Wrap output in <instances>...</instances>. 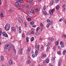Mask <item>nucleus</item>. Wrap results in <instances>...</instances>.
I'll use <instances>...</instances> for the list:
<instances>
[{
	"instance_id": "nucleus-51",
	"label": "nucleus",
	"mask_w": 66,
	"mask_h": 66,
	"mask_svg": "<svg viewBox=\"0 0 66 66\" xmlns=\"http://www.w3.org/2000/svg\"><path fill=\"white\" fill-rule=\"evenodd\" d=\"M59 1V0H55V3H57V2Z\"/></svg>"
},
{
	"instance_id": "nucleus-25",
	"label": "nucleus",
	"mask_w": 66,
	"mask_h": 66,
	"mask_svg": "<svg viewBox=\"0 0 66 66\" xmlns=\"http://www.w3.org/2000/svg\"><path fill=\"white\" fill-rule=\"evenodd\" d=\"M32 1H33V0H29V3L30 4H31L32 3Z\"/></svg>"
},
{
	"instance_id": "nucleus-40",
	"label": "nucleus",
	"mask_w": 66,
	"mask_h": 66,
	"mask_svg": "<svg viewBox=\"0 0 66 66\" xmlns=\"http://www.w3.org/2000/svg\"><path fill=\"white\" fill-rule=\"evenodd\" d=\"M64 43H63V42L61 41V42H60V45H62V44H64Z\"/></svg>"
},
{
	"instance_id": "nucleus-12",
	"label": "nucleus",
	"mask_w": 66,
	"mask_h": 66,
	"mask_svg": "<svg viewBox=\"0 0 66 66\" xmlns=\"http://www.w3.org/2000/svg\"><path fill=\"white\" fill-rule=\"evenodd\" d=\"M9 63L10 65H12L13 64V62L12 60H10L9 61Z\"/></svg>"
},
{
	"instance_id": "nucleus-64",
	"label": "nucleus",
	"mask_w": 66,
	"mask_h": 66,
	"mask_svg": "<svg viewBox=\"0 0 66 66\" xmlns=\"http://www.w3.org/2000/svg\"><path fill=\"white\" fill-rule=\"evenodd\" d=\"M7 66H10V64H7Z\"/></svg>"
},
{
	"instance_id": "nucleus-36",
	"label": "nucleus",
	"mask_w": 66,
	"mask_h": 66,
	"mask_svg": "<svg viewBox=\"0 0 66 66\" xmlns=\"http://www.w3.org/2000/svg\"><path fill=\"white\" fill-rule=\"evenodd\" d=\"M47 22H50L51 21H51L49 19L47 20Z\"/></svg>"
},
{
	"instance_id": "nucleus-53",
	"label": "nucleus",
	"mask_w": 66,
	"mask_h": 66,
	"mask_svg": "<svg viewBox=\"0 0 66 66\" xmlns=\"http://www.w3.org/2000/svg\"><path fill=\"white\" fill-rule=\"evenodd\" d=\"M63 22H65V24H66V19L63 20Z\"/></svg>"
},
{
	"instance_id": "nucleus-61",
	"label": "nucleus",
	"mask_w": 66,
	"mask_h": 66,
	"mask_svg": "<svg viewBox=\"0 0 66 66\" xmlns=\"http://www.w3.org/2000/svg\"><path fill=\"white\" fill-rule=\"evenodd\" d=\"M53 49H56L55 46H53Z\"/></svg>"
},
{
	"instance_id": "nucleus-62",
	"label": "nucleus",
	"mask_w": 66,
	"mask_h": 66,
	"mask_svg": "<svg viewBox=\"0 0 66 66\" xmlns=\"http://www.w3.org/2000/svg\"><path fill=\"white\" fill-rule=\"evenodd\" d=\"M21 26H19V30H21Z\"/></svg>"
},
{
	"instance_id": "nucleus-41",
	"label": "nucleus",
	"mask_w": 66,
	"mask_h": 66,
	"mask_svg": "<svg viewBox=\"0 0 66 66\" xmlns=\"http://www.w3.org/2000/svg\"><path fill=\"white\" fill-rule=\"evenodd\" d=\"M13 12V9H11L10 10V13H11Z\"/></svg>"
},
{
	"instance_id": "nucleus-17",
	"label": "nucleus",
	"mask_w": 66,
	"mask_h": 66,
	"mask_svg": "<svg viewBox=\"0 0 66 66\" xmlns=\"http://www.w3.org/2000/svg\"><path fill=\"white\" fill-rule=\"evenodd\" d=\"M31 48L30 47H29L28 49V52H30L31 51Z\"/></svg>"
},
{
	"instance_id": "nucleus-6",
	"label": "nucleus",
	"mask_w": 66,
	"mask_h": 66,
	"mask_svg": "<svg viewBox=\"0 0 66 66\" xmlns=\"http://www.w3.org/2000/svg\"><path fill=\"white\" fill-rule=\"evenodd\" d=\"M35 7H33L32 8V9H31L29 11V12L30 13H33L35 12Z\"/></svg>"
},
{
	"instance_id": "nucleus-21",
	"label": "nucleus",
	"mask_w": 66,
	"mask_h": 66,
	"mask_svg": "<svg viewBox=\"0 0 66 66\" xmlns=\"http://www.w3.org/2000/svg\"><path fill=\"white\" fill-rule=\"evenodd\" d=\"M53 21H51V22H49L48 24H49V26H51L53 23Z\"/></svg>"
},
{
	"instance_id": "nucleus-7",
	"label": "nucleus",
	"mask_w": 66,
	"mask_h": 66,
	"mask_svg": "<svg viewBox=\"0 0 66 66\" xmlns=\"http://www.w3.org/2000/svg\"><path fill=\"white\" fill-rule=\"evenodd\" d=\"M3 36L4 37H8V35L6 33V32H2V34Z\"/></svg>"
},
{
	"instance_id": "nucleus-37",
	"label": "nucleus",
	"mask_w": 66,
	"mask_h": 66,
	"mask_svg": "<svg viewBox=\"0 0 66 66\" xmlns=\"http://www.w3.org/2000/svg\"><path fill=\"white\" fill-rule=\"evenodd\" d=\"M27 20L28 21H30L31 20V18H28Z\"/></svg>"
},
{
	"instance_id": "nucleus-3",
	"label": "nucleus",
	"mask_w": 66,
	"mask_h": 66,
	"mask_svg": "<svg viewBox=\"0 0 66 66\" xmlns=\"http://www.w3.org/2000/svg\"><path fill=\"white\" fill-rule=\"evenodd\" d=\"M36 49L37 51H36L35 54V55L36 56H37V54H38V52H37V51L39 50V45H38L37 46Z\"/></svg>"
},
{
	"instance_id": "nucleus-63",
	"label": "nucleus",
	"mask_w": 66,
	"mask_h": 66,
	"mask_svg": "<svg viewBox=\"0 0 66 66\" xmlns=\"http://www.w3.org/2000/svg\"><path fill=\"white\" fill-rule=\"evenodd\" d=\"M49 66H53V65H52L51 64H49Z\"/></svg>"
},
{
	"instance_id": "nucleus-13",
	"label": "nucleus",
	"mask_w": 66,
	"mask_h": 66,
	"mask_svg": "<svg viewBox=\"0 0 66 66\" xmlns=\"http://www.w3.org/2000/svg\"><path fill=\"white\" fill-rule=\"evenodd\" d=\"M46 63H49V59H46Z\"/></svg>"
},
{
	"instance_id": "nucleus-56",
	"label": "nucleus",
	"mask_w": 66,
	"mask_h": 66,
	"mask_svg": "<svg viewBox=\"0 0 66 66\" xmlns=\"http://www.w3.org/2000/svg\"><path fill=\"white\" fill-rule=\"evenodd\" d=\"M43 27H41V31H43Z\"/></svg>"
},
{
	"instance_id": "nucleus-38",
	"label": "nucleus",
	"mask_w": 66,
	"mask_h": 66,
	"mask_svg": "<svg viewBox=\"0 0 66 66\" xmlns=\"http://www.w3.org/2000/svg\"><path fill=\"white\" fill-rule=\"evenodd\" d=\"M2 35V30H0V35Z\"/></svg>"
},
{
	"instance_id": "nucleus-16",
	"label": "nucleus",
	"mask_w": 66,
	"mask_h": 66,
	"mask_svg": "<svg viewBox=\"0 0 66 66\" xmlns=\"http://www.w3.org/2000/svg\"><path fill=\"white\" fill-rule=\"evenodd\" d=\"M44 47L43 46H41V51H43V50H44Z\"/></svg>"
},
{
	"instance_id": "nucleus-8",
	"label": "nucleus",
	"mask_w": 66,
	"mask_h": 66,
	"mask_svg": "<svg viewBox=\"0 0 66 66\" xmlns=\"http://www.w3.org/2000/svg\"><path fill=\"white\" fill-rule=\"evenodd\" d=\"M62 63V60L61 59L59 60L58 61V64L59 66H60L61 65V63Z\"/></svg>"
},
{
	"instance_id": "nucleus-2",
	"label": "nucleus",
	"mask_w": 66,
	"mask_h": 66,
	"mask_svg": "<svg viewBox=\"0 0 66 66\" xmlns=\"http://www.w3.org/2000/svg\"><path fill=\"white\" fill-rule=\"evenodd\" d=\"M11 26L9 24H7L5 26V29L6 31H8L10 30Z\"/></svg>"
},
{
	"instance_id": "nucleus-5",
	"label": "nucleus",
	"mask_w": 66,
	"mask_h": 66,
	"mask_svg": "<svg viewBox=\"0 0 66 66\" xmlns=\"http://www.w3.org/2000/svg\"><path fill=\"white\" fill-rule=\"evenodd\" d=\"M55 10V9L54 8L52 10L51 9L49 11V13H50V15H53V13L54 12Z\"/></svg>"
},
{
	"instance_id": "nucleus-54",
	"label": "nucleus",
	"mask_w": 66,
	"mask_h": 66,
	"mask_svg": "<svg viewBox=\"0 0 66 66\" xmlns=\"http://www.w3.org/2000/svg\"><path fill=\"white\" fill-rule=\"evenodd\" d=\"M27 58L28 59H30V57L29 56H28L27 57Z\"/></svg>"
},
{
	"instance_id": "nucleus-32",
	"label": "nucleus",
	"mask_w": 66,
	"mask_h": 66,
	"mask_svg": "<svg viewBox=\"0 0 66 66\" xmlns=\"http://www.w3.org/2000/svg\"><path fill=\"white\" fill-rule=\"evenodd\" d=\"M29 37H27L26 38V40H27V42H29Z\"/></svg>"
},
{
	"instance_id": "nucleus-55",
	"label": "nucleus",
	"mask_w": 66,
	"mask_h": 66,
	"mask_svg": "<svg viewBox=\"0 0 66 66\" xmlns=\"http://www.w3.org/2000/svg\"><path fill=\"white\" fill-rule=\"evenodd\" d=\"M65 6H66V5H65V4H64V5H63L62 7L64 8V7H65Z\"/></svg>"
},
{
	"instance_id": "nucleus-46",
	"label": "nucleus",
	"mask_w": 66,
	"mask_h": 66,
	"mask_svg": "<svg viewBox=\"0 0 66 66\" xmlns=\"http://www.w3.org/2000/svg\"><path fill=\"white\" fill-rule=\"evenodd\" d=\"M19 32L20 33H21V32H22V31H21V29H19Z\"/></svg>"
},
{
	"instance_id": "nucleus-47",
	"label": "nucleus",
	"mask_w": 66,
	"mask_h": 66,
	"mask_svg": "<svg viewBox=\"0 0 66 66\" xmlns=\"http://www.w3.org/2000/svg\"><path fill=\"white\" fill-rule=\"evenodd\" d=\"M22 37H23V38H24V34L23 33L22 34Z\"/></svg>"
},
{
	"instance_id": "nucleus-44",
	"label": "nucleus",
	"mask_w": 66,
	"mask_h": 66,
	"mask_svg": "<svg viewBox=\"0 0 66 66\" xmlns=\"http://www.w3.org/2000/svg\"><path fill=\"white\" fill-rule=\"evenodd\" d=\"M46 6H44L43 7V10H46Z\"/></svg>"
},
{
	"instance_id": "nucleus-27",
	"label": "nucleus",
	"mask_w": 66,
	"mask_h": 66,
	"mask_svg": "<svg viewBox=\"0 0 66 66\" xmlns=\"http://www.w3.org/2000/svg\"><path fill=\"white\" fill-rule=\"evenodd\" d=\"M3 14H2V13L1 14V16L2 18H3L4 17V16H3Z\"/></svg>"
},
{
	"instance_id": "nucleus-30",
	"label": "nucleus",
	"mask_w": 66,
	"mask_h": 66,
	"mask_svg": "<svg viewBox=\"0 0 66 66\" xmlns=\"http://www.w3.org/2000/svg\"><path fill=\"white\" fill-rule=\"evenodd\" d=\"M40 26H41V28H43V27H44V25L43 24H42V23H40Z\"/></svg>"
},
{
	"instance_id": "nucleus-45",
	"label": "nucleus",
	"mask_w": 66,
	"mask_h": 66,
	"mask_svg": "<svg viewBox=\"0 0 66 66\" xmlns=\"http://www.w3.org/2000/svg\"><path fill=\"white\" fill-rule=\"evenodd\" d=\"M57 53L58 54L60 55L61 54V52L60 51H58L57 52Z\"/></svg>"
},
{
	"instance_id": "nucleus-34",
	"label": "nucleus",
	"mask_w": 66,
	"mask_h": 66,
	"mask_svg": "<svg viewBox=\"0 0 66 66\" xmlns=\"http://www.w3.org/2000/svg\"><path fill=\"white\" fill-rule=\"evenodd\" d=\"M38 9L37 8H36V9H35V12L36 13H37V12H38Z\"/></svg>"
},
{
	"instance_id": "nucleus-15",
	"label": "nucleus",
	"mask_w": 66,
	"mask_h": 66,
	"mask_svg": "<svg viewBox=\"0 0 66 66\" xmlns=\"http://www.w3.org/2000/svg\"><path fill=\"white\" fill-rule=\"evenodd\" d=\"M42 12L44 15H47V12H46V11H43Z\"/></svg>"
},
{
	"instance_id": "nucleus-11",
	"label": "nucleus",
	"mask_w": 66,
	"mask_h": 66,
	"mask_svg": "<svg viewBox=\"0 0 66 66\" xmlns=\"http://www.w3.org/2000/svg\"><path fill=\"white\" fill-rule=\"evenodd\" d=\"M18 21L20 22H22V19L21 18H19L18 19Z\"/></svg>"
},
{
	"instance_id": "nucleus-9",
	"label": "nucleus",
	"mask_w": 66,
	"mask_h": 66,
	"mask_svg": "<svg viewBox=\"0 0 66 66\" xmlns=\"http://www.w3.org/2000/svg\"><path fill=\"white\" fill-rule=\"evenodd\" d=\"M46 56V54H42L41 58L42 59H44L45 58V57Z\"/></svg>"
},
{
	"instance_id": "nucleus-28",
	"label": "nucleus",
	"mask_w": 66,
	"mask_h": 66,
	"mask_svg": "<svg viewBox=\"0 0 66 66\" xmlns=\"http://www.w3.org/2000/svg\"><path fill=\"white\" fill-rule=\"evenodd\" d=\"M31 63V61L30 60H27V64H29Z\"/></svg>"
},
{
	"instance_id": "nucleus-31",
	"label": "nucleus",
	"mask_w": 66,
	"mask_h": 66,
	"mask_svg": "<svg viewBox=\"0 0 66 66\" xmlns=\"http://www.w3.org/2000/svg\"><path fill=\"white\" fill-rule=\"evenodd\" d=\"M59 43L58 41H56V46H57L59 45Z\"/></svg>"
},
{
	"instance_id": "nucleus-59",
	"label": "nucleus",
	"mask_w": 66,
	"mask_h": 66,
	"mask_svg": "<svg viewBox=\"0 0 66 66\" xmlns=\"http://www.w3.org/2000/svg\"><path fill=\"white\" fill-rule=\"evenodd\" d=\"M31 34H33L34 33V32L33 31H32L31 32Z\"/></svg>"
},
{
	"instance_id": "nucleus-10",
	"label": "nucleus",
	"mask_w": 66,
	"mask_h": 66,
	"mask_svg": "<svg viewBox=\"0 0 66 66\" xmlns=\"http://www.w3.org/2000/svg\"><path fill=\"white\" fill-rule=\"evenodd\" d=\"M22 50H23V49L22 48H21L20 51V54L21 55L22 54Z\"/></svg>"
},
{
	"instance_id": "nucleus-35",
	"label": "nucleus",
	"mask_w": 66,
	"mask_h": 66,
	"mask_svg": "<svg viewBox=\"0 0 66 66\" xmlns=\"http://www.w3.org/2000/svg\"><path fill=\"white\" fill-rule=\"evenodd\" d=\"M63 19H64V18H61L60 19V20H59V21H60V22L62 21H63Z\"/></svg>"
},
{
	"instance_id": "nucleus-39",
	"label": "nucleus",
	"mask_w": 66,
	"mask_h": 66,
	"mask_svg": "<svg viewBox=\"0 0 66 66\" xmlns=\"http://www.w3.org/2000/svg\"><path fill=\"white\" fill-rule=\"evenodd\" d=\"M12 30H13V31H14L15 30V28H14L13 27H12Z\"/></svg>"
},
{
	"instance_id": "nucleus-1",
	"label": "nucleus",
	"mask_w": 66,
	"mask_h": 66,
	"mask_svg": "<svg viewBox=\"0 0 66 66\" xmlns=\"http://www.w3.org/2000/svg\"><path fill=\"white\" fill-rule=\"evenodd\" d=\"M21 3H24V1L22 0H17L16 2L14 3V4L15 5H16L15 6L17 7L18 9H19V8H18V6H20L21 5Z\"/></svg>"
},
{
	"instance_id": "nucleus-22",
	"label": "nucleus",
	"mask_w": 66,
	"mask_h": 66,
	"mask_svg": "<svg viewBox=\"0 0 66 66\" xmlns=\"http://www.w3.org/2000/svg\"><path fill=\"white\" fill-rule=\"evenodd\" d=\"M1 61H4V57L3 56H2L1 57Z\"/></svg>"
},
{
	"instance_id": "nucleus-49",
	"label": "nucleus",
	"mask_w": 66,
	"mask_h": 66,
	"mask_svg": "<svg viewBox=\"0 0 66 66\" xmlns=\"http://www.w3.org/2000/svg\"><path fill=\"white\" fill-rule=\"evenodd\" d=\"M50 45V43L49 42L48 44L46 45V46H49Z\"/></svg>"
},
{
	"instance_id": "nucleus-4",
	"label": "nucleus",
	"mask_w": 66,
	"mask_h": 66,
	"mask_svg": "<svg viewBox=\"0 0 66 66\" xmlns=\"http://www.w3.org/2000/svg\"><path fill=\"white\" fill-rule=\"evenodd\" d=\"M11 46L9 44H7L5 46V48L7 50H9L10 49Z\"/></svg>"
},
{
	"instance_id": "nucleus-50",
	"label": "nucleus",
	"mask_w": 66,
	"mask_h": 66,
	"mask_svg": "<svg viewBox=\"0 0 66 66\" xmlns=\"http://www.w3.org/2000/svg\"><path fill=\"white\" fill-rule=\"evenodd\" d=\"M32 57H33L34 58L35 57V55L34 54H32Z\"/></svg>"
},
{
	"instance_id": "nucleus-33",
	"label": "nucleus",
	"mask_w": 66,
	"mask_h": 66,
	"mask_svg": "<svg viewBox=\"0 0 66 66\" xmlns=\"http://www.w3.org/2000/svg\"><path fill=\"white\" fill-rule=\"evenodd\" d=\"M30 24H32V25H33V24H34V21H33L31 22L30 23Z\"/></svg>"
},
{
	"instance_id": "nucleus-48",
	"label": "nucleus",
	"mask_w": 66,
	"mask_h": 66,
	"mask_svg": "<svg viewBox=\"0 0 66 66\" xmlns=\"http://www.w3.org/2000/svg\"><path fill=\"white\" fill-rule=\"evenodd\" d=\"M62 36L63 37H64V38H65L66 37V35L65 34H63L62 35Z\"/></svg>"
},
{
	"instance_id": "nucleus-26",
	"label": "nucleus",
	"mask_w": 66,
	"mask_h": 66,
	"mask_svg": "<svg viewBox=\"0 0 66 66\" xmlns=\"http://www.w3.org/2000/svg\"><path fill=\"white\" fill-rule=\"evenodd\" d=\"M36 35L38 36L40 35V34L39 32H37L36 33Z\"/></svg>"
},
{
	"instance_id": "nucleus-24",
	"label": "nucleus",
	"mask_w": 66,
	"mask_h": 66,
	"mask_svg": "<svg viewBox=\"0 0 66 66\" xmlns=\"http://www.w3.org/2000/svg\"><path fill=\"white\" fill-rule=\"evenodd\" d=\"M53 4V1L52 0L51 2V5H52Z\"/></svg>"
},
{
	"instance_id": "nucleus-42",
	"label": "nucleus",
	"mask_w": 66,
	"mask_h": 66,
	"mask_svg": "<svg viewBox=\"0 0 66 66\" xmlns=\"http://www.w3.org/2000/svg\"><path fill=\"white\" fill-rule=\"evenodd\" d=\"M64 46H65V45H64V43H63L62 44H61V47H64Z\"/></svg>"
},
{
	"instance_id": "nucleus-29",
	"label": "nucleus",
	"mask_w": 66,
	"mask_h": 66,
	"mask_svg": "<svg viewBox=\"0 0 66 66\" xmlns=\"http://www.w3.org/2000/svg\"><path fill=\"white\" fill-rule=\"evenodd\" d=\"M34 40V38L33 37H32L31 39V42H33Z\"/></svg>"
},
{
	"instance_id": "nucleus-52",
	"label": "nucleus",
	"mask_w": 66,
	"mask_h": 66,
	"mask_svg": "<svg viewBox=\"0 0 66 66\" xmlns=\"http://www.w3.org/2000/svg\"><path fill=\"white\" fill-rule=\"evenodd\" d=\"M46 27H47V28H49V27L50 26H49V24H47L46 26Z\"/></svg>"
},
{
	"instance_id": "nucleus-18",
	"label": "nucleus",
	"mask_w": 66,
	"mask_h": 66,
	"mask_svg": "<svg viewBox=\"0 0 66 66\" xmlns=\"http://www.w3.org/2000/svg\"><path fill=\"white\" fill-rule=\"evenodd\" d=\"M66 50H64L63 52V55H65V54H66Z\"/></svg>"
},
{
	"instance_id": "nucleus-20",
	"label": "nucleus",
	"mask_w": 66,
	"mask_h": 66,
	"mask_svg": "<svg viewBox=\"0 0 66 66\" xmlns=\"http://www.w3.org/2000/svg\"><path fill=\"white\" fill-rule=\"evenodd\" d=\"M24 24L26 28V27H27V26H28L27 25V22H24Z\"/></svg>"
},
{
	"instance_id": "nucleus-60",
	"label": "nucleus",
	"mask_w": 66,
	"mask_h": 66,
	"mask_svg": "<svg viewBox=\"0 0 66 66\" xmlns=\"http://www.w3.org/2000/svg\"><path fill=\"white\" fill-rule=\"evenodd\" d=\"M65 10H66V8H63V11H65Z\"/></svg>"
},
{
	"instance_id": "nucleus-57",
	"label": "nucleus",
	"mask_w": 66,
	"mask_h": 66,
	"mask_svg": "<svg viewBox=\"0 0 66 66\" xmlns=\"http://www.w3.org/2000/svg\"><path fill=\"white\" fill-rule=\"evenodd\" d=\"M56 49V48L53 49V50L54 52H55V51Z\"/></svg>"
},
{
	"instance_id": "nucleus-58",
	"label": "nucleus",
	"mask_w": 66,
	"mask_h": 66,
	"mask_svg": "<svg viewBox=\"0 0 66 66\" xmlns=\"http://www.w3.org/2000/svg\"><path fill=\"white\" fill-rule=\"evenodd\" d=\"M33 27H34V28H35V27H36V25L35 24H34L32 26Z\"/></svg>"
},
{
	"instance_id": "nucleus-19",
	"label": "nucleus",
	"mask_w": 66,
	"mask_h": 66,
	"mask_svg": "<svg viewBox=\"0 0 66 66\" xmlns=\"http://www.w3.org/2000/svg\"><path fill=\"white\" fill-rule=\"evenodd\" d=\"M2 13L1 14H3V15H4L5 14V11L3 10H2L1 11Z\"/></svg>"
},
{
	"instance_id": "nucleus-14",
	"label": "nucleus",
	"mask_w": 66,
	"mask_h": 66,
	"mask_svg": "<svg viewBox=\"0 0 66 66\" xmlns=\"http://www.w3.org/2000/svg\"><path fill=\"white\" fill-rule=\"evenodd\" d=\"M49 41H50V40H51V41H52V42H53V40H54V38H52L51 39H50V38H49Z\"/></svg>"
},
{
	"instance_id": "nucleus-23",
	"label": "nucleus",
	"mask_w": 66,
	"mask_h": 66,
	"mask_svg": "<svg viewBox=\"0 0 66 66\" xmlns=\"http://www.w3.org/2000/svg\"><path fill=\"white\" fill-rule=\"evenodd\" d=\"M56 9L57 10H59L60 9V6L58 5H57L56 7Z\"/></svg>"
},
{
	"instance_id": "nucleus-43",
	"label": "nucleus",
	"mask_w": 66,
	"mask_h": 66,
	"mask_svg": "<svg viewBox=\"0 0 66 66\" xmlns=\"http://www.w3.org/2000/svg\"><path fill=\"white\" fill-rule=\"evenodd\" d=\"M49 49H50V47H47V48H46V50L47 51H48L49 50Z\"/></svg>"
}]
</instances>
